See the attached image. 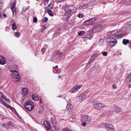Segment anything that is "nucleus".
I'll use <instances>...</instances> for the list:
<instances>
[{
	"instance_id": "nucleus-2",
	"label": "nucleus",
	"mask_w": 131,
	"mask_h": 131,
	"mask_svg": "<svg viewBox=\"0 0 131 131\" xmlns=\"http://www.w3.org/2000/svg\"><path fill=\"white\" fill-rule=\"evenodd\" d=\"M117 38L113 34L112 36L107 38V41L109 42V45L112 47L114 46L117 43V41L115 39Z\"/></svg>"
},
{
	"instance_id": "nucleus-50",
	"label": "nucleus",
	"mask_w": 131,
	"mask_h": 131,
	"mask_svg": "<svg viewBox=\"0 0 131 131\" xmlns=\"http://www.w3.org/2000/svg\"><path fill=\"white\" fill-rule=\"evenodd\" d=\"M58 66H56L55 67H53V68L54 69H56V68H58Z\"/></svg>"
},
{
	"instance_id": "nucleus-18",
	"label": "nucleus",
	"mask_w": 131,
	"mask_h": 131,
	"mask_svg": "<svg viewBox=\"0 0 131 131\" xmlns=\"http://www.w3.org/2000/svg\"><path fill=\"white\" fill-rule=\"evenodd\" d=\"M53 7V5L51 3L50 4L45 8V12H46V10H50Z\"/></svg>"
},
{
	"instance_id": "nucleus-62",
	"label": "nucleus",
	"mask_w": 131,
	"mask_h": 131,
	"mask_svg": "<svg viewBox=\"0 0 131 131\" xmlns=\"http://www.w3.org/2000/svg\"><path fill=\"white\" fill-rule=\"evenodd\" d=\"M40 0H36V1H39Z\"/></svg>"
},
{
	"instance_id": "nucleus-51",
	"label": "nucleus",
	"mask_w": 131,
	"mask_h": 131,
	"mask_svg": "<svg viewBox=\"0 0 131 131\" xmlns=\"http://www.w3.org/2000/svg\"><path fill=\"white\" fill-rule=\"evenodd\" d=\"M45 2L48 3L49 0H44Z\"/></svg>"
},
{
	"instance_id": "nucleus-42",
	"label": "nucleus",
	"mask_w": 131,
	"mask_h": 131,
	"mask_svg": "<svg viewBox=\"0 0 131 131\" xmlns=\"http://www.w3.org/2000/svg\"><path fill=\"white\" fill-rule=\"evenodd\" d=\"M45 49L44 48H43L41 50V51L42 52V54H43L45 51Z\"/></svg>"
},
{
	"instance_id": "nucleus-8",
	"label": "nucleus",
	"mask_w": 131,
	"mask_h": 131,
	"mask_svg": "<svg viewBox=\"0 0 131 131\" xmlns=\"http://www.w3.org/2000/svg\"><path fill=\"white\" fill-rule=\"evenodd\" d=\"M82 86L81 85H77L74 87L72 88L69 92H70L72 93H75L76 92L78 91L79 89Z\"/></svg>"
},
{
	"instance_id": "nucleus-4",
	"label": "nucleus",
	"mask_w": 131,
	"mask_h": 131,
	"mask_svg": "<svg viewBox=\"0 0 131 131\" xmlns=\"http://www.w3.org/2000/svg\"><path fill=\"white\" fill-rule=\"evenodd\" d=\"M94 108L97 109H100L105 107L104 104L102 103H97L96 102L94 103Z\"/></svg>"
},
{
	"instance_id": "nucleus-56",
	"label": "nucleus",
	"mask_w": 131,
	"mask_h": 131,
	"mask_svg": "<svg viewBox=\"0 0 131 131\" xmlns=\"http://www.w3.org/2000/svg\"><path fill=\"white\" fill-rule=\"evenodd\" d=\"M3 16L4 17H6V15L5 14H3Z\"/></svg>"
},
{
	"instance_id": "nucleus-19",
	"label": "nucleus",
	"mask_w": 131,
	"mask_h": 131,
	"mask_svg": "<svg viewBox=\"0 0 131 131\" xmlns=\"http://www.w3.org/2000/svg\"><path fill=\"white\" fill-rule=\"evenodd\" d=\"M96 58L95 55H93L91 57L89 61L87 63V64L89 65Z\"/></svg>"
},
{
	"instance_id": "nucleus-52",
	"label": "nucleus",
	"mask_w": 131,
	"mask_h": 131,
	"mask_svg": "<svg viewBox=\"0 0 131 131\" xmlns=\"http://www.w3.org/2000/svg\"><path fill=\"white\" fill-rule=\"evenodd\" d=\"M63 0H58V1L59 2H61L62 1H63Z\"/></svg>"
},
{
	"instance_id": "nucleus-63",
	"label": "nucleus",
	"mask_w": 131,
	"mask_h": 131,
	"mask_svg": "<svg viewBox=\"0 0 131 131\" xmlns=\"http://www.w3.org/2000/svg\"><path fill=\"white\" fill-rule=\"evenodd\" d=\"M61 95H60V96L59 97H61Z\"/></svg>"
},
{
	"instance_id": "nucleus-26",
	"label": "nucleus",
	"mask_w": 131,
	"mask_h": 131,
	"mask_svg": "<svg viewBox=\"0 0 131 131\" xmlns=\"http://www.w3.org/2000/svg\"><path fill=\"white\" fill-rule=\"evenodd\" d=\"M125 28L128 31L130 30L131 29V24H127Z\"/></svg>"
},
{
	"instance_id": "nucleus-37",
	"label": "nucleus",
	"mask_w": 131,
	"mask_h": 131,
	"mask_svg": "<svg viewBox=\"0 0 131 131\" xmlns=\"http://www.w3.org/2000/svg\"><path fill=\"white\" fill-rule=\"evenodd\" d=\"M29 6L27 7L24 6L23 7V10L24 11H25L27 10L29 8Z\"/></svg>"
},
{
	"instance_id": "nucleus-10",
	"label": "nucleus",
	"mask_w": 131,
	"mask_h": 131,
	"mask_svg": "<svg viewBox=\"0 0 131 131\" xmlns=\"http://www.w3.org/2000/svg\"><path fill=\"white\" fill-rule=\"evenodd\" d=\"M90 118L87 115L83 116L81 117V120L83 122L88 123L90 121Z\"/></svg>"
},
{
	"instance_id": "nucleus-39",
	"label": "nucleus",
	"mask_w": 131,
	"mask_h": 131,
	"mask_svg": "<svg viewBox=\"0 0 131 131\" xmlns=\"http://www.w3.org/2000/svg\"><path fill=\"white\" fill-rule=\"evenodd\" d=\"M102 53L103 56H106L107 55L108 52L107 51L102 52Z\"/></svg>"
},
{
	"instance_id": "nucleus-32",
	"label": "nucleus",
	"mask_w": 131,
	"mask_h": 131,
	"mask_svg": "<svg viewBox=\"0 0 131 131\" xmlns=\"http://www.w3.org/2000/svg\"><path fill=\"white\" fill-rule=\"evenodd\" d=\"M51 129L53 131H58V129L55 126H53L52 127Z\"/></svg>"
},
{
	"instance_id": "nucleus-38",
	"label": "nucleus",
	"mask_w": 131,
	"mask_h": 131,
	"mask_svg": "<svg viewBox=\"0 0 131 131\" xmlns=\"http://www.w3.org/2000/svg\"><path fill=\"white\" fill-rule=\"evenodd\" d=\"M62 53L61 52L59 51H57L55 52V54L57 55L61 54Z\"/></svg>"
},
{
	"instance_id": "nucleus-6",
	"label": "nucleus",
	"mask_w": 131,
	"mask_h": 131,
	"mask_svg": "<svg viewBox=\"0 0 131 131\" xmlns=\"http://www.w3.org/2000/svg\"><path fill=\"white\" fill-rule=\"evenodd\" d=\"M96 20V18H93L89 20L85 21L84 22V24L85 25H87L92 24Z\"/></svg>"
},
{
	"instance_id": "nucleus-44",
	"label": "nucleus",
	"mask_w": 131,
	"mask_h": 131,
	"mask_svg": "<svg viewBox=\"0 0 131 131\" xmlns=\"http://www.w3.org/2000/svg\"><path fill=\"white\" fill-rule=\"evenodd\" d=\"M63 131H73L72 130L69 129H64Z\"/></svg>"
},
{
	"instance_id": "nucleus-64",
	"label": "nucleus",
	"mask_w": 131,
	"mask_h": 131,
	"mask_svg": "<svg viewBox=\"0 0 131 131\" xmlns=\"http://www.w3.org/2000/svg\"><path fill=\"white\" fill-rule=\"evenodd\" d=\"M10 123H12V122H10Z\"/></svg>"
},
{
	"instance_id": "nucleus-15",
	"label": "nucleus",
	"mask_w": 131,
	"mask_h": 131,
	"mask_svg": "<svg viewBox=\"0 0 131 131\" xmlns=\"http://www.w3.org/2000/svg\"><path fill=\"white\" fill-rule=\"evenodd\" d=\"M47 130H49L51 128V126L49 123L45 121L43 122Z\"/></svg>"
},
{
	"instance_id": "nucleus-61",
	"label": "nucleus",
	"mask_w": 131,
	"mask_h": 131,
	"mask_svg": "<svg viewBox=\"0 0 131 131\" xmlns=\"http://www.w3.org/2000/svg\"><path fill=\"white\" fill-rule=\"evenodd\" d=\"M91 1H93V2L94 1H93V0H91Z\"/></svg>"
},
{
	"instance_id": "nucleus-30",
	"label": "nucleus",
	"mask_w": 131,
	"mask_h": 131,
	"mask_svg": "<svg viewBox=\"0 0 131 131\" xmlns=\"http://www.w3.org/2000/svg\"><path fill=\"white\" fill-rule=\"evenodd\" d=\"M85 34V32L83 31H79L78 33V35L79 36H83Z\"/></svg>"
},
{
	"instance_id": "nucleus-31",
	"label": "nucleus",
	"mask_w": 131,
	"mask_h": 131,
	"mask_svg": "<svg viewBox=\"0 0 131 131\" xmlns=\"http://www.w3.org/2000/svg\"><path fill=\"white\" fill-rule=\"evenodd\" d=\"M12 29L13 30H14L17 27L16 26L15 23H13L12 25Z\"/></svg>"
},
{
	"instance_id": "nucleus-17",
	"label": "nucleus",
	"mask_w": 131,
	"mask_h": 131,
	"mask_svg": "<svg viewBox=\"0 0 131 131\" xmlns=\"http://www.w3.org/2000/svg\"><path fill=\"white\" fill-rule=\"evenodd\" d=\"M114 110L116 113L121 112L122 110V108L116 105H114Z\"/></svg>"
},
{
	"instance_id": "nucleus-40",
	"label": "nucleus",
	"mask_w": 131,
	"mask_h": 131,
	"mask_svg": "<svg viewBox=\"0 0 131 131\" xmlns=\"http://www.w3.org/2000/svg\"><path fill=\"white\" fill-rule=\"evenodd\" d=\"M33 20L34 23H36L37 21V18L35 17H34L33 18Z\"/></svg>"
},
{
	"instance_id": "nucleus-25",
	"label": "nucleus",
	"mask_w": 131,
	"mask_h": 131,
	"mask_svg": "<svg viewBox=\"0 0 131 131\" xmlns=\"http://www.w3.org/2000/svg\"><path fill=\"white\" fill-rule=\"evenodd\" d=\"M126 81L127 82H131V73L129 74L127 76Z\"/></svg>"
},
{
	"instance_id": "nucleus-46",
	"label": "nucleus",
	"mask_w": 131,
	"mask_h": 131,
	"mask_svg": "<svg viewBox=\"0 0 131 131\" xmlns=\"http://www.w3.org/2000/svg\"><path fill=\"white\" fill-rule=\"evenodd\" d=\"M84 123L82 124V125L83 126H85L86 125V123H87L86 122H83Z\"/></svg>"
},
{
	"instance_id": "nucleus-36",
	"label": "nucleus",
	"mask_w": 131,
	"mask_h": 131,
	"mask_svg": "<svg viewBox=\"0 0 131 131\" xmlns=\"http://www.w3.org/2000/svg\"><path fill=\"white\" fill-rule=\"evenodd\" d=\"M51 119L52 122L53 123L56 124V123L57 122L56 121V119L54 118L53 117H51Z\"/></svg>"
},
{
	"instance_id": "nucleus-27",
	"label": "nucleus",
	"mask_w": 131,
	"mask_h": 131,
	"mask_svg": "<svg viewBox=\"0 0 131 131\" xmlns=\"http://www.w3.org/2000/svg\"><path fill=\"white\" fill-rule=\"evenodd\" d=\"M129 43V41L128 39H124L123 40V43L124 45H126Z\"/></svg>"
},
{
	"instance_id": "nucleus-20",
	"label": "nucleus",
	"mask_w": 131,
	"mask_h": 131,
	"mask_svg": "<svg viewBox=\"0 0 131 131\" xmlns=\"http://www.w3.org/2000/svg\"><path fill=\"white\" fill-rule=\"evenodd\" d=\"M5 63V60L4 58L2 56H0V64L2 65H4Z\"/></svg>"
},
{
	"instance_id": "nucleus-16",
	"label": "nucleus",
	"mask_w": 131,
	"mask_h": 131,
	"mask_svg": "<svg viewBox=\"0 0 131 131\" xmlns=\"http://www.w3.org/2000/svg\"><path fill=\"white\" fill-rule=\"evenodd\" d=\"M73 106L71 103L69 102L67 104L66 108L67 110L70 112L72 111Z\"/></svg>"
},
{
	"instance_id": "nucleus-21",
	"label": "nucleus",
	"mask_w": 131,
	"mask_h": 131,
	"mask_svg": "<svg viewBox=\"0 0 131 131\" xmlns=\"http://www.w3.org/2000/svg\"><path fill=\"white\" fill-rule=\"evenodd\" d=\"M22 94L23 95H27L28 93V90L27 89L24 88H23L22 89Z\"/></svg>"
},
{
	"instance_id": "nucleus-33",
	"label": "nucleus",
	"mask_w": 131,
	"mask_h": 131,
	"mask_svg": "<svg viewBox=\"0 0 131 131\" xmlns=\"http://www.w3.org/2000/svg\"><path fill=\"white\" fill-rule=\"evenodd\" d=\"M104 42V40L103 39H101L99 41V45L100 46H102Z\"/></svg>"
},
{
	"instance_id": "nucleus-34",
	"label": "nucleus",
	"mask_w": 131,
	"mask_h": 131,
	"mask_svg": "<svg viewBox=\"0 0 131 131\" xmlns=\"http://www.w3.org/2000/svg\"><path fill=\"white\" fill-rule=\"evenodd\" d=\"M93 37V35L91 34H87L86 36V37L88 38L89 39L92 38Z\"/></svg>"
},
{
	"instance_id": "nucleus-45",
	"label": "nucleus",
	"mask_w": 131,
	"mask_h": 131,
	"mask_svg": "<svg viewBox=\"0 0 131 131\" xmlns=\"http://www.w3.org/2000/svg\"><path fill=\"white\" fill-rule=\"evenodd\" d=\"M34 95V94L32 93H30V96L32 97H32H33V96Z\"/></svg>"
},
{
	"instance_id": "nucleus-22",
	"label": "nucleus",
	"mask_w": 131,
	"mask_h": 131,
	"mask_svg": "<svg viewBox=\"0 0 131 131\" xmlns=\"http://www.w3.org/2000/svg\"><path fill=\"white\" fill-rule=\"evenodd\" d=\"M88 7L87 4H85L83 5L80 6L79 7V9L80 10H82L83 9H86Z\"/></svg>"
},
{
	"instance_id": "nucleus-48",
	"label": "nucleus",
	"mask_w": 131,
	"mask_h": 131,
	"mask_svg": "<svg viewBox=\"0 0 131 131\" xmlns=\"http://www.w3.org/2000/svg\"><path fill=\"white\" fill-rule=\"evenodd\" d=\"M127 4H129V5H130V4H131V0L128 1V2Z\"/></svg>"
},
{
	"instance_id": "nucleus-57",
	"label": "nucleus",
	"mask_w": 131,
	"mask_h": 131,
	"mask_svg": "<svg viewBox=\"0 0 131 131\" xmlns=\"http://www.w3.org/2000/svg\"><path fill=\"white\" fill-rule=\"evenodd\" d=\"M129 46L130 48L131 49V42L129 44Z\"/></svg>"
},
{
	"instance_id": "nucleus-43",
	"label": "nucleus",
	"mask_w": 131,
	"mask_h": 131,
	"mask_svg": "<svg viewBox=\"0 0 131 131\" xmlns=\"http://www.w3.org/2000/svg\"><path fill=\"white\" fill-rule=\"evenodd\" d=\"M84 15L83 14H80L79 15V17L80 18H81L83 17Z\"/></svg>"
},
{
	"instance_id": "nucleus-47",
	"label": "nucleus",
	"mask_w": 131,
	"mask_h": 131,
	"mask_svg": "<svg viewBox=\"0 0 131 131\" xmlns=\"http://www.w3.org/2000/svg\"><path fill=\"white\" fill-rule=\"evenodd\" d=\"M5 127L7 129H8L9 127L8 126V125L6 124H5Z\"/></svg>"
},
{
	"instance_id": "nucleus-24",
	"label": "nucleus",
	"mask_w": 131,
	"mask_h": 131,
	"mask_svg": "<svg viewBox=\"0 0 131 131\" xmlns=\"http://www.w3.org/2000/svg\"><path fill=\"white\" fill-rule=\"evenodd\" d=\"M32 99L34 101H38L39 99V97L36 94H34V96L32 97Z\"/></svg>"
},
{
	"instance_id": "nucleus-41",
	"label": "nucleus",
	"mask_w": 131,
	"mask_h": 131,
	"mask_svg": "<svg viewBox=\"0 0 131 131\" xmlns=\"http://www.w3.org/2000/svg\"><path fill=\"white\" fill-rule=\"evenodd\" d=\"M48 20V18L46 17H44L43 19V20L44 22H46Z\"/></svg>"
},
{
	"instance_id": "nucleus-23",
	"label": "nucleus",
	"mask_w": 131,
	"mask_h": 131,
	"mask_svg": "<svg viewBox=\"0 0 131 131\" xmlns=\"http://www.w3.org/2000/svg\"><path fill=\"white\" fill-rule=\"evenodd\" d=\"M1 98H2L3 100H4L5 101H8V100L6 99V97L5 96L3 95V94L1 93L0 92V100H2L1 99Z\"/></svg>"
},
{
	"instance_id": "nucleus-29",
	"label": "nucleus",
	"mask_w": 131,
	"mask_h": 131,
	"mask_svg": "<svg viewBox=\"0 0 131 131\" xmlns=\"http://www.w3.org/2000/svg\"><path fill=\"white\" fill-rule=\"evenodd\" d=\"M48 27L47 25V24H45L43 26V27L41 29V32H43L44 30L47 28Z\"/></svg>"
},
{
	"instance_id": "nucleus-5",
	"label": "nucleus",
	"mask_w": 131,
	"mask_h": 131,
	"mask_svg": "<svg viewBox=\"0 0 131 131\" xmlns=\"http://www.w3.org/2000/svg\"><path fill=\"white\" fill-rule=\"evenodd\" d=\"M33 106L30 102H27L25 105V107L28 111H31L33 108Z\"/></svg>"
},
{
	"instance_id": "nucleus-9",
	"label": "nucleus",
	"mask_w": 131,
	"mask_h": 131,
	"mask_svg": "<svg viewBox=\"0 0 131 131\" xmlns=\"http://www.w3.org/2000/svg\"><path fill=\"white\" fill-rule=\"evenodd\" d=\"M105 27L104 25H99L94 28L93 29V31L94 32L96 33Z\"/></svg>"
},
{
	"instance_id": "nucleus-14",
	"label": "nucleus",
	"mask_w": 131,
	"mask_h": 131,
	"mask_svg": "<svg viewBox=\"0 0 131 131\" xmlns=\"http://www.w3.org/2000/svg\"><path fill=\"white\" fill-rule=\"evenodd\" d=\"M0 101L6 106L9 108L12 111H13L15 110L11 106L9 105H8L6 103L3 101L2 100H0Z\"/></svg>"
},
{
	"instance_id": "nucleus-13",
	"label": "nucleus",
	"mask_w": 131,
	"mask_h": 131,
	"mask_svg": "<svg viewBox=\"0 0 131 131\" xmlns=\"http://www.w3.org/2000/svg\"><path fill=\"white\" fill-rule=\"evenodd\" d=\"M86 98L85 95L84 94H82L79 96L78 97V99L80 102H82Z\"/></svg>"
},
{
	"instance_id": "nucleus-58",
	"label": "nucleus",
	"mask_w": 131,
	"mask_h": 131,
	"mask_svg": "<svg viewBox=\"0 0 131 131\" xmlns=\"http://www.w3.org/2000/svg\"><path fill=\"white\" fill-rule=\"evenodd\" d=\"M5 124H3L2 125V126H5Z\"/></svg>"
},
{
	"instance_id": "nucleus-59",
	"label": "nucleus",
	"mask_w": 131,
	"mask_h": 131,
	"mask_svg": "<svg viewBox=\"0 0 131 131\" xmlns=\"http://www.w3.org/2000/svg\"><path fill=\"white\" fill-rule=\"evenodd\" d=\"M58 77L59 78H60L61 77V75H59V76H58Z\"/></svg>"
},
{
	"instance_id": "nucleus-7",
	"label": "nucleus",
	"mask_w": 131,
	"mask_h": 131,
	"mask_svg": "<svg viewBox=\"0 0 131 131\" xmlns=\"http://www.w3.org/2000/svg\"><path fill=\"white\" fill-rule=\"evenodd\" d=\"M16 0H15L13 3V4L11 3V7H10V8L12 11L13 16H14V15L16 13V10L15 7L16 6Z\"/></svg>"
},
{
	"instance_id": "nucleus-54",
	"label": "nucleus",
	"mask_w": 131,
	"mask_h": 131,
	"mask_svg": "<svg viewBox=\"0 0 131 131\" xmlns=\"http://www.w3.org/2000/svg\"><path fill=\"white\" fill-rule=\"evenodd\" d=\"M128 88H130V87H131V85H130V84H129L128 85Z\"/></svg>"
},
{
	"instance_id": "nucleus-55",
	"label": "nucleus",
	"mask_w": 131,
	"mask_h": 131,
	"mask_svg": "<svg viewBox=\"0 0 131 131\" xmlns=\"http://www.w3.org/2000/svg\"><path fill=\"white\" fill-rule=\"evenodd\" d=\"M39 101H40V103H42V101L41 100V99H40Z\"/></svg>"
},
{
	"instance_id": "nucleus-1",
	"label": "nucleus",
	"mask_w": 131,
	"mask_h": 131,
	"mask_svg": "<svg viewBox=\"0 0 131 131\" xmlns=\"http://www.w3.org/2000/svg\"><path fill=\"white\" fill-rule=\"evenodd\" d=\"M75 7L72 5H67L64 8V10L65 13L67 15H65L64 19L65 20H67L68 19L71 15L74 13V12L76 10Z\"/></svg>"
},
{
	"instance_id": "nucleus-49",
	"label": "nucleus",
	"mask_w": 131,
	"mask_h": 131,
	"mask_svg": "<svg viewBox=\"0 0 131 131\" xmlns=\"http://www.w3.org/2000/svg\"><path fill=\"white\" fill-rule=\"evenodd\" d=\"M113 88L114 89H116L117 88V87L115 86V85L113 84Z\"/></svg>"
},
{
	"instance_id": "nucleus-53",
	"label": "nucleus",
	"mask_w": 131,
	"mask_h": 131,
	"mask_svg": "<svg viewBox=\"0 0 131 131\" xmlns=\"http://www.w3.org/2000/svg\"><path fill=\"white\" fill-rule=\"evenodd\" d=\"M3 0H0V3H2L3 2Z\"/></svg>"
},
{
	"instance_id": "nucleus-60",
	"label": "nucleus",
	"mask_w": 131,
	"mask_h": 131,
	"mask_svg": "<svg viewBox=\"0 0 131 131\" xmlns=\"http://www.w3.org/2000/svg\"><path fill=\"white\" fill-rule=\"evenodd\" d=\"M130 98L131 99V94H130Z\"/></svg>"
},
{
	"instance_id": "nucleus-11",
	"label": "nucleus",
	"mask_w": 131,
	"mask_h": 131,
	"mask_svg": "<svg viewBox=\"0 0 131 131\" xmlns=\"http://www.w3.org/2000/svg\"><path fill=\"white\" fill-rule=\"evenodd\" d=\"M125 35V34L122 31H119L116 32L114 35L116 38H121L124 36Z\"/></svg>"
},
{
	"instance_id": "nucleus-12",
	"label": "nucleus",
	"mask_w": 131,
	"mask_h": 131,
	"mask_svg": "<svg viewBox=\"0 0 131 131\" xmlns=\"http://www.w3.org/2000/svg\"><path fill=\"white\" fill-rule=\"evenodd\" d=\"M105 127L106 128L111 129L110 131H115L114 127L111 124L109 123L105 124Z\"/></svg>"
},
{
	"instance_id": "nucleus-35",
	"label": "nucleus",
	"mask_w": 131,
	"mask_h": 131,
	"mask_svg": "<svg viewBox=\"0 0 131 131\" xmlns=\"http://www.w3.org/2000/svg\"><path fill=\"white\" fill-rule=\"evenodd\" d=\"M14 36L17 37H18L20 35V34L18 32H16L14 34Z\"/></svg>"
},
{
	"instance_id": "nucleus-3",
	"label": "nucleus",
	"mask_w": 131,
	"mask_h": 131,
	"mask_svg": "<svg viewBox=\"0 0 131 131\" xmlns=\"http://www.w3.org/2000/svg\"><path fill=\"white\" fill-rule=\"evenodd\" d=\"M13 80L14 82H18L20 80V77L18 73L16 71H14L12 74Z\"/></svg>"
},
{
	"instance_id": "nucleus-28",
	"label": "nucleus",
	"mask_w": 131,
	"mask_h": 131,
	"mask_svg": "<svg viewBox=\"0 0 131 131\" xmlns=\"http://www.w3.org/2000/svg\"><path fill=\"white\" fill-rule=\"evenodd\" d=\"M46 13H47L49 15L51 16H53L54 15L53 14L51 10H46Z\"/></svg>"
}]
</instances>
